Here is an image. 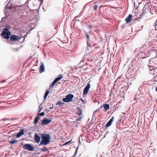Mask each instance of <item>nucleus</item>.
<instances>
[{
    "instance_id": "15",
    "label": "nucleus",
    "mask_w": 157,
    "mask_h": 157,
    "mask_svg": "<svg viewBox=\"0 0 157 157\" xmlns=\"http://www.w3.org/2000/svg\"><path fill=\"white\" fill-rule=\"evenodd\" d=\"M62 78V74H60L59 75V77L56 78L54 80L56 82H57L58 81L60 80Z\"/></svg>"
},
{
    "instance_id": "25",
    "label": "nucleus",
    "mask_w": 157,
    "mask_h": 157,
    "mask_svg": "<svg viewBox=\"0 0 157 157\" xmlns=\"http://www.w3.org/2000/svg\"><path fill=\"white\" fill-rule=\"evenodd\" d=\"M96 45L95 44L91 43L88 46L91 48H93Z\"/></svg>"
},
{
    "instance_id": "1",
    "label": "nucleus",
    "mask_w": 157,
    "mask_h": 157,
    "mask_svg": "<svg viewBox=\"0 0 157 157\" xmlns=\"http://www.w3.org/2000/svg\"><path fill=\"white\" fill-rule=\"evenodd\" d=\"M42 140L40 141L39 146L42 145H47L50 141V136L49 134L43 133L41 135Z\"/></svg>"
},
{
    "instance_id": "6",
    "label": "nucleus",
    "mask_w": 157,
    "mask_h": 157,
    "mask_svg": "<svg viewBox=\"0 0 157 157\" xmlns=\"http://www.w3.org/2000/svg\"><path fill=\"white\" fill-rule=\"evenodd\" d=\"M90 85L89 82H88L87 85L84 88L83 90V95H86L89 90V89L90 87Z\"/></svg>"
},
{
    "instance_id": "29",
    "label": "nucleus",
    "mask_w": 157,
    "mask_h": 157,
    "mask_svg": "<svg viewBox=\"0 0 157 157\" xmlns=\"http://www.w3.org/2000/svg\"><path fill=\"white\" fill-rule=\"evenodd\" d=\"M82 119V117H80L79 118H78L75 119V121H77L81 120Z\"/></svg>"
},
{
    "instance_id": "20",
    "label": "nucleus",
    "mask_w": 157,
    "mask_h": 157,
    "mask_svg": "<svg viewBox=\"0 0 157 157\" xmlns=\"http://www.w3.org/2000/svg\"><path fill=\"white\" fill-rule=\"evenodd\" d=\"M49 90H47L45 94H44V99H45L46 98L47 96L48 95V94H49Z\"/></svg>"
},
{
    "instance_id": "8",
    "label": "nucleus",
    "mask_w": 157,
    "mask_h": 157,
    "mask_svg": "<svg viewBox=\"0 0 157 157\" xmlns=\"http://www.w3.org/2000/svg\"><path fill=\"white\" fill-rule=\"evenodd\" d=\"M40 137L38 136L37 134L35 133L34 135V140L37 143H39L40 140Z\"/></svg>"
},
{
    "instance_id": "12",
    "label": "nucleus",
    "mask_w": 157,
    "mask_h": 157,
    "mask_svg": "<svg viewBox=\"0 0 157 157\" xmlns=\"http://www.w3.org/2000/svg\"><path fill=\"white\" fill-rule=\"evenodd\" d=\"M44 71V67L43 63L40 65V68L39 72L40 73H42Z\"/></svg>"
},
{
    "instance_id": "36",
    "label": "nucleus",
    "mask_w": 157,
    "mask_h": 157,
    "mask_svg": "<svg viewBox=\"0 0 157 157\" xmlns=\"http://www.w3.org/2000/svg\"><path fill=\"white\" fill-rule=\"evenodd\" d=\"M40 1L41 2L40 4H42L43 3V1L44 0H40Z\"/></svg>"
},
{
    "instance_id": "49",
    "label": "nucleus",
    "mask_w": 157,
    "mask_h": 157,
    "mask_svg": "<svg viewBox=\"0 0 157 157\" xmlns=\"http://www.w3.org/2000/svg\"><path fill=\"white\" fill-rule=\"evenodd\" d=\"M108 108H109V109L110 108V106H109V107H108Z\"/></svg>"
},
{
    "instance_id": "53",
    "label": "nucleus",
    "mask_w": 157,
    "mask_h": 157,
    "mask_svg": "<svg viewBox=\"0 0 157 157\" xmlns=\"http://www.w3.org/2000/svg\"><path fill=\"white\" fill-rule=\"evenodd\" d=\"M110 100H109V101H110Z\"/></svg>"
},
{
    "instance_id": "18",
    "label": "nucleus",
    "mask_w": 157,
    "mask_h": 157,
    "mask_svg": "<svg viewBox=\"0 0 157 157\" xmlns=\"http://www.w3.org/2000/svg\"><path fill=\"white\" fill-rule=\"evenodd\" d=\"M114 117H113L109 121V127L111 125L114 120Z\"/></svg>"
},
{
    "instance_id": "52",
    "label": "nucleus",
    "mask_w": 157,
    "mask_h": 157,
    "mask_svg": "<svg viewBox=\"0 0 157 157\" xmlns=\"http://www.w3.org/2000/svg\"><path fill=\"white\" fill-rule=\"evenodd\" d=\"M77 21H79V19L77 20Z\"/></svg>"
},
{
    "instance_id": "34",
    "label": "nucleus",
    "mask_w": 157,
    "mask_h": 157,
    "mask_svg": "<svg viewBox=\"0 0 157 157\" xmlns=\"http://www.w3.org/2000/svg\"><path fill=\"white\" fill-rule=\"evenodd\" d=\"M7 17V16H6L5 17H2V21H3L4 19H5Z\"/></svg>"
},
{
    "instance_id": "27",
    "label": "nucleus",
    "mask_w": 157,
    "mask_h": 157,
    "mask_svg": "<svg viewBox=\"0 0 157 157\" xmlns=\"http://www.w3.org/2000/svg\"><path fill=\"white\" fill-rule=\"evenodd\" d=\"M98 5H94V10L95 11L98 8Z\"/></svg>"
},
{
    "instance_id": "28",
    "label": "nucleus",
    "mask_w": 157,
    "mask_h": 157,
    "mask_svg": "<svg viewBox=\"0 0 157 157\" xmlns=\"http://www.w3.org/2000/svg\"><path fill=\"white\" fill-rule=\"evenodd\" d=\"M44 115V112L39 114V115L40 116H43Z\"/></svg>"
},
{
    "instance_id": "23",
    "label": "nucleus",
    "mask_w": 157,
    "mask_h": 157,
    "mask_svg": "<svg viewBox=\"0 0 157 157\" xmlns=\"http://www.w3.org/2000/svg\"><path fill=\"white\" fill-rule=\"evenodd\" d=\"M48 150V149L46 147H43V148L40 149V150L43 152H45L47 151Z\"/></svg>"
},
{
    "instance_id": "46",
    "label": "nucleus",
    "mask_w": 157,
    "mask_h": 157,
    "mask_svg": "<svg viewBox=\"0 0 157 157\" xmlns=\"http://www.w3.org/2000/svg\"><path fill=\"white\" fill-rule=\"evenodd\" d=\"M81 100L82 101H83V99H82V98H81Z\"/></svg>"
},
{
    "instance_id": "14",
    "label": "nucleus",
    "mask_w": 157,
    "mask_h": 157,
    "mask_svg": "<svg viewBox=\"0 0 157 157\" xmlns=\"http://www.w3.org/2000/svg\"><path fill=\"white\" fill-rule=\"evenodd\" d=\"M77 113L79 115H80L82 114V110L80 108L78 107L77 108Z\"/></svg>"
},
{
    "instance_id": "43",
    "label": "nucleus",
    "mask_w": 157,
    "mask_h": 157,
    "mask_svg": "<svg viewBox=\"0 0 157 157\" xmlns=\"http://www.w3.org/2000/svg\"><path fill=\"white\" fill-rule=\"evenodd\" d=\"M77 150L75 151V154H76L77 152Z\"/></svg>"
},
{
    "instance_id": "40",
    "label": "nucleus",
    "mask_w": 157,
    "mask_h": 157,
    "mask_svg": "<svg viewBox=\"0 0 157 157\" xmlns=\"http://www.w3.org/2000/svg\"><path fill=\"white\" fill-rule=\"evenodd\" d=\"M16 119H13V118H12L11 119V121H14Z\"/></svg>"
},
{
    "instance_id": "21",
    "label": "nucleus",
    "mask_w": 157,
    "mask_h": 157,
    "mask_svg": "<svg viewBox=\"0 0 157 157\" xmlns=\"http://www.w3.org/2000/svg\"><path fill=\"white\" fill-rule=\"evenodd\" d=\"M17 142H18V141L16 140H11L9 142V143L11 144H14L17 143Z\"/></svg>"
},
{
    "instance_id": "33",
    "label": "nucleus",
    "mask_w": 157,
    "mask_h": 157,
    "mask_svg": "<svg viewBox=\"0 0 157 157\" xmlns=\"http://www.w3.org/2000/svg\"><path fill=\"white\" fill-rule=\"evenodd\" d=\"M112 95H113H113H114L113 94H112L111 93V92L110 93V94L109 95V97H111V96H112Z\"/></svg>"
},
{
    "instance_id": "38",
    "label": "nucleus",
    "mask_w": 157,
    "mask_h": 157,
    "mask_svg": "<svg viewBox=\"0 0 157 157\" xmlns=\"http://www.w3.org/2000/svg\"><path fill=\"white\" fill-rule=\"evenodd\" d=\"M107 132H106V133L105 135L102 138V139H103V138H104V137H105V135H106V134H107Z\"/></svg>"
},
{
    "instance_id": "3",
    "label": "nucleus",
    "mask_w": 157,
    "mask_h": 157,
    "mask_svg": "<svg viewBox=\"0 0 157 157\" xmlns=\"http://www.w3.org/2000/svg\"><path fill=\"white\" fill-rule=\"evenodd\" d=\"M73 95L69 94L65 96V98L63 99V101L65 102H68L72 101V98H74Z\"/></svg>"
},
{
    "instance_id": "35",
    "label": "nucleus",
    "mask_w": 157,
    "mask_h": 157,
    "mask_svg": "<svg viewBox=\"0 0 157 157\" xmlns=\"http://www.w3.org/2000/svg\"><path fill=\"white\" fill-rule=\"evenodd\" d=\"M9 120V119L8 118H6V119L3 118V119L1 120L0 121L6 120Z\"/></svg>"
},
{
    "instance_id": "50",
    "label": "nucleus",
    "mask_w": 157,
    "mask_h": 157,
    "mask_svg": "<svg viewBox=\"0 0 157 157\" xmlns=\"http://www.w3.org/2000/svg\"><path fill=\"white\" fill-rule=\"evenodd\" d=\"M97 48V46H96L94 48Z\"/></svg>"
},
{
    "instance_id": "31",
    "label": "nucleus",
    "mask_w": 157,
    "mask_h": 157,
    "mask_svg": "<svg viewBox=\"0 0 157 157\" xmlns=\"http://www.w3.org/2000/svg\"><path fill=\"white\" fill-rule=\"evenodd\" d=\"M39 111H38V112H40L41 110H42V107H41V108L40 107V106L39 107Z\"/></svg>"
},
{
    "instance_id": "11",
    "label": "nucleus",
    "mask_w": 157,
    "mask_h": 157,
    "mask_svg": "<svg viewBox=\"0 0 157 157\" xmlns=\"http://www.w3.org/2000/svg\"><path fill=\"white\" fill-rule=\"evenodd\" d=\"M24 131L23 129H21L19 132H18L17 135V138L20 137L21 135L24 134Z\"/></svg>"
},
{
    "instance_id": "2",
    "label": "nucleus",
    "mask_w": 157,
    "mask_h": 157,
    "mask_svg": "<svg viewBox=\"0 0 157 157\" xmlns=\"http://www.w3.org/2000/svg\"><path fill=\"white\" fill-rule=\"evenodd\" d=\"M10 32L8 30V29L6 28L3 29V32L1 34V36H3L5 39H8L10 35Z\"/></svg>"
},
{
    "instance_id": "16",
    "label": "nucleus",
    "mask_w": 157,
    "mask_h": 157,
    "mask_svg": "<svg viewBox=\"0 0 157 157\" xmlns=\"http://www.w3.org/2000/svg\"><path fill=\"white\" fill-rule=\"evenodd\" d=\"M10 9H5L4 12L6 16H7L10 15L9 11L10 10Z\"/></svg>"
},
{
    "instance_id": "7",
    "label": "nucleus",
    "mask_w": 157,
    "mask_h": 157,
    "mask_svg": "<svg viewBox=\"0 0 157 157\" xmlns=\"http://www.w3.org/2000/svg\"><path fill=\"white\" fill-rule=\"evenodd\" d=\"M20 38H19V36L14 35H12L10 37V40L11 41H16L18 39L20 40Z\"/></svg>"
},
{
    "instance_id": "30",
    "label": "nucleus",
    "mask_w": 157,
    "mask_h": 157,
    "mask_svg": "<svg viewBox=\"0 0 157 157\" xmlns=\"http://www.w3.org/2000/svg\"><path fill=\"white\" fill-rule=\"evenodd\" d=\"M71 142V141H69L68 142H67L65 143L63 145H66L70 143Z\"/></svg>"
},
{
    "instance_id": "47",
    "label": "nucleus",
    "mask_w": 157,
    "mask_h": 157,
    "mask_svg": "<svg viewBox=\"0 0 157 157\" xmlns=\"http://www.w3.org/2000/svg\"><path fill=\"white\" fill-rule=\"evenodd\" d=\"M121 76L120 77H118V78H117V80L118 79H119L121 78Z\"/></svg>"
},
{
    "instance_id": "9",
    "label": "nucleus",
    "mask_w": 157,
    "mask_h": 157,
    "mask_svg": "<svg viewBox=\"0 0 157 157\" xmlns=\"http://www.w3.org/2000/svg\"><path fill=\"white\" fill-rule=\"evenodd\" d=\"M132 18V15L129 14L125 19V21L127 23H129L131 21Z\"/></svg>"
},
{
    "instance_id": "17",
    "label": "nucleus",
    "mask_w": 157,
    "mask_h": 157,
    "mask_svg": "<svg viewBox=\"0 0 157 157\" xmlns=\"http://www.w3.org/2000/svg\"><path fill=\"white\" fill-rule=\"evenodd\" d=\"M86 39H87V46H89V44H90V41L89 40V39H90V37L88 34H87V33H86Z\"/></svg>"
},
{
    "instance_id": "45",
    "label": "nucleus",
    "mask_w": 157,
    "mask_h": 157,
    "mask_svg": "<svg viewBox=\"0 0 157 157\" xmlns=\"http://www.w3.org/2000/svg\"><path fill=\"white\" fill-rule=\"evenodd\" d=\"M155 90L156 91V92H157V86L156 87Z\"/></svg>"
},
{
    "instance_id": "10",
    "label": "nucleus",
    "mask_w": 157,
    "mask_h": 157,
    "mask_svg": "<svg viewBox=\"0 0 157 157\" xmlns=\"http://www.w3.org/2000/svg\"><path fill=\"white\" fill-rule=\"evenodd\" d=\"M141 58L143 59L146 58L149 56V54L144 52H142L141 54Z\"/></svg>"
},
{
    "instance_id": "26",
    "label": "nucleus",
    "mask_w": 157,
    "mask_h": 157,
    "mask_svg": "<svg viewBox=\"0 0 157 157\" xmlns=\"http://www.w3.org/2000/svg\"><path fill=\"white\" fill-rule=\"evenodd\" d=\"M64 104V103L63 102L59 101L57 103L56 105H62Z\"/></svg>"
},
{
    "instance_id": "13",
    "label": "nucleus",
    "mask_w": 157,
    "mask_h": 157,
    "mask_svg": "<svg viewBox=\"0 0 157 157\" xmlns=\"http://www.w3.org/2000/svg\"><path fill=\"white\" fill-rule=\"evenodd\" d=\"M12 6V3L10 2H8L5 7V9H11Z\"/></svg>"
},
{
    "instance_id": "42",
    "label": "nucleus",
    "mask_w": 157,
    "mask_h": 157,
    "mask_svg": "<svg viewBox=\"0 0 157 157\" xmlns=\"http://www.w3.org/2000/svg\"><path fill=\"white\" fill-rule=\"evenodd\" d=\"M49 109H53V107H50V108H49Z\"/></svg>"
},
{
    "instance_id": "44",
    "label": "nucleus",
    "mask_w": 157,
    "mask_h": 157,
    "mask_svg": "<svg viewBox=\"0 0 157 157\" xmlns=\"http://www.w3.org/2000/svg\"><path fill=\"white\" fill-rule=\"evenodd\" d=\"M6 80H3L1 82H4Z\"/></svg>"
},
{
    "instance_id": "32",
    "label": "nucleus",
    "mask_w": 157,
    "mask_h": 157,
    "mask_svg": "<svg viewBox=\"0 0 157 157\" xmlns=\"http://www.w3.org/2000/svg\"><path fill=\"white\" fill-rule=\"evenodd\" d=\"M88 26L89 27V28H90V29H92L93 27V26L91 25H88Z\"/></svg>"
},
{
    "instance_id": "19",
    "label": "nucleus",
    "mask_w": 157,
    "mask_h": 157,
    "mask_svg": "<svg viewBox=\"0 0 157 157\" xmlns=\"http://www.w3.org/2000/svg\"><path fill=\"white\" fill-rule=\"evenodd\" d=\"M103 106L104 109L105 110H108V104H105L101 106V108H102Z\"/></svg>"
},
{
    "instance_id": "48",
    "label": "nucleus",
    "mask_w": 157,
    "mask_h": 157,
    "mask_svg": "<svg viewBox=\"0 0 157 157\" xmlns=\"http://www.w3.org/2000/svg\"><path fill=\"white\" fill-rule=\"evenodd\" d=\"M134 99L135 100H136V98H134Z\"/></svg>"
},
{
    "instance_id": "39",
    "label": "nucleus",
    "mask_w": 157,
    "mask_h": 157,
    "mask_svg": "<svg viewBox=\"0 0 157 157\" xmlns=\"http://www.w3.org/2000/svg\"><path fill=\"white\" fill-rule=\"evenodd\" d=\"M155 25L157 26V20L155 22Z\"/></svg>"
},
{
    "instance_id": "5",
    "label": "nucleus",
    "mask_w": 157,
    "mask_h": 157,
    "mask_svg": "<svg viewBox=\"0 0 157 157\" xmlns=\"http://www.w3.org/2000/svg\"><path fill=\"white\" fill-rule=\"evenodd\" d=\"M52 118H45L43 119L41 122V124L42 125H45L51 122Z\"/></svg>"
},
{
    "instance_id": "4",
    "label": "nucleus",
    "mask_w": 157,
    "mask_h": 157,
    "mask_svg": "<svg viewBox=\"0 0 157 157\" xmlns=\"http://www.w3.org/2000/svg\"><path fill=\"white\" fill-rule=\"evenodd\" d=\"M23 148L30 151H33L34 149V147L33 145L30 144H26L23 146Z\"/></svg>"
},
{
    "instance_id": "24",
    "label": "nucleus",
    "mask_w": 157,
    "mask_h": 157,
    "mask_svg": "<svg viewBox=\"0 0 157 157\" xmlns=\"http://www.w3.org/2000/svg\"><path fill=\"white\" fill-rule=\"evenodd\" d=\"M39 120V117H36L34 120V124H36L38 122Z\"/></svg>"
},
{
    "instance_id": "37",
    "label": "nucleus",
    "mask_w": 157,
    "mask_h": 157,
    "mask_svg": "<svg viewBox=\"0 0 157 157\" xmlns=\"http://www.w3.org/2000/svg\"><path fill=\"white\" fill-rule=\"evenodd\" d=\"M105 126L106 127H108V122H107L105 124Z\"/></svg>"
},
{
    "instance_id": "51",
    "label": "nucleus",
    "mask_w": 157,
    "mask_h": 157,
    "mask_svg": "<svg viewBox=\"0 0 157 157\" xmlns=\"http://www.w3.org/2000/svg\"><path fill=\"white\" fill-rule=\"evenodd\" d=\"M33 29V28L31 29L30 30V31L32 30V29Z\"/></svg>"
},
{
    "instance_id": "41",
    "label": "nucleus",
    "mask_w": 157,
    "mask_h": 157,
    "mask_svg": "<svg viewBox=\"0 0 157 157\" xmlns=\"http://www.w3.org/2000/svg\"><path fill=\"white\" fill-rule=\"evenodd\" d=\"M84 61V60L83 59V58H82V60L81 61L80 63H81L82 62H83Z\"/></svg>"
},
{
    "instance_id": "22",
    "label": "nucleus",
    "mask_w": 157,
    "mask_h": 157,
    "mask_svg": "<svg viewBox=\"0 0 157 157\" xmlns=\"http://www.w3.org/2000/svg\"><path fill=\"white\" fill-rule=\"evenodd\" d=\"M56 83V82L54 80L53 82H52L51 85H50V87H51V88L52 89L53 87L55 85V84Z\"/></svg>"
}]
</instances>
